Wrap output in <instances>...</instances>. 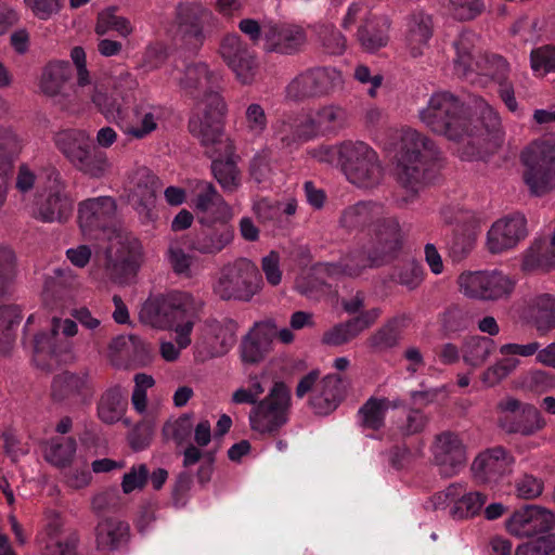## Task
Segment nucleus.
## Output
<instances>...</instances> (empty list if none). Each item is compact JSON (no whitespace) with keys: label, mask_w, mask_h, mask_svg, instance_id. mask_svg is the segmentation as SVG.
Masks as SVG:
<instances>
[{"label":"nucleus","mask_w":555,"mask_h":555,"mask_svg":"<svg viewBox=\"0 0 555 555\" xmlns=\"http://www.w3.org/2000/svg\"><path fill=\"white\" fill-rule=\"evenodd\" d=\"M524 181L533 195L542 196L555 188V137L535 141L521 153Z\"/></svg>","instance_id":"nucleus-10"},{"label":"nucleus","mask_w":555,"mask_h":555,"mask_svg":"<svg viewBox=\"0 0 555 555\" xmlns=\"http://www.w3.org/2000/svg\"><path fill=\"white\" fill-rule=\"evenodd\" d=\"M386 398L371 397L357 413V422L362 429L378 431L385 426L386 414L389 408Z\"/></svg>","instance_id":"nucleus-43"},{"label":"nucleus","mask_w":555,"mask_h":555,"mask_svg":"<svg viewBox=\"0 0 555 555\" xmlns=\"http://www.w3.org/2000/svg\"><path fill=\"white\" fill-rule=\"evenodd\" d=\"M191 430V417L183 415L172 422H166L162 431L166 440H173L178 444H182L190 437Z\"/></svg>","instance_id":"nucleus-64"},{"label":"nucleus","mask_w":555,"mask_h":555,"mask_svg":"<svg viewBox=\"0 0 555 555\" xmlns=\"http://www.w3.org/2000/svg\"><path fill=\"white\" fill-rule=\"evenodd\" d=\"M476 236V228L472 222L456 223L448 241L449 255L453 261H461L470 254Z\"/></svg>","instance_id":"nucleus-44"},{"label":"nucleus","mask_w":555,"mask_h":555,"mask_svg":"<svg viewBox=\"0 0 555 555\" xmlns=\"http://www.w3.org/2000/svg\"><path fill=\"white\" fill-rule=\"evenodd\" d=\"M231 215L210 218L198 216L201 228L195 229L189 238V248L204 256H216L232 244L234 228Z\"/></svg>","instance_id":"nucleus-16"},{"label":"nucleus","mask_w":555,"mask_h":555,"mask_svg":"<svg viewBox=\"0 0 555 555\" xmlns=\"http://www.w3.org/2000/svg\"><path fill=\"white\" fill-rule=\"evenodd\" d=\"M203 302L185 292H170L151 296L142 305L139 317L142 323L156 328L176 332L181 348L191 344V334L199 318Z\"/></svg>","instance_id":"nucleus-3"},{"label":"nucleus","mask_w":555,"mask_h":555,"mask_svg":"<svg viewBox=\"0 0 555 555\" xmlns=\"http://www.w3.org/2000/svg\"><path fill=\"white\" fill-rule=\"evenodd\" d=\"M428 424V417L420 409L403 410L393 422L392 436L405 439L423 433Z\"/></svg>","instance_id":"nucleus-47"},{"label":"nucleus","mask_w":555,"mask_h":555,"mask_svg":"<svg viewBox=\"0 0 555 555\" xmlns=\"http://www.w3.org/2000/svg\"><path fill=\"white\" fill-rule=\"evenodd\" d=\"M389 21L385 16L372 15L358 29V40L365 51L374 52L388 42Z\"/></svg>","instance_id":"nucleus-39"},{"label":"nucleus","mask_w":555,"mask_h":555,"mask_svg":"<svg viewBox=\"0 0 555 555\" xmlns=\"http://www.w3.org/2000/svg\"><path fill=\"white\" fill-rule=\"evenodd\" d=\"M138 82L132 75L120 74L113 89L96 87L92 102L107 121L115 122L118 128L135 102Z\"/></svg>","instance_id":"nucleus-15"},{"label":"nucleus","mask_w":555,"mask_h":555,"mask_svg":"<svg viewBox=\"0 0 555 555\" xmlns=\"http://www.w3.org/2000/svg\"><path fill=\"white\" fill-rule=\"evenodd\" d=\"M555 526V514L534 504H526L514 511L506 520L507 531L518 538L547 534Z\"/></svg>","instance_id":"nucleus-24"},{"label":"nucleus","mask_w":555,"mask_h":555,"mask_svg":"<svg viewBox=\"0 0 555 555\" xmlns=\"http://www.w3.org/2000/svg\"><path fill=\"white\" fill-rule=\"evenodd\" d=\"M272 175L273 168L270 152L261 151L256 153L248 166L249 181L259 189H268L272 183Z\"/></svg>","instance_id":"nucleus-52"},{"label":"nucleus","mask_w":555,"mask_h":555,"mask_svg":"<svg viewBox=\"0 0 555 555\" xmlns=\"http://www.w3.org/2000/svg\"><path fill=\"white\" fill-rule=\"evenodd\" d=\"M440 151L423 133L408 128L401 134L397 166L398 182L412 194L431 183L440 168Z\"/></svg>","instance_id":"nucleus-5"},{"label":"nucleus","mask_w":555,"mask_h":555,"mask_svg":"<svg viewBox=\"0 0 555 555\" xmlns=\"http://www.w3.org/2000/svg\"><path fill=\"white\" fill-rule=\"evenodd\" d=\"M169 116L166 106L152 103L133 104L121 121L120 130L131 139L142 140L155 131Z\"/></svg>","instance_id":"nucleus-29"},{"label":"nucleus","mask_w":555,"mask_h":555,"mask_svg":"<svg viewBox=\"0 0 555 555\" xmlns=\"http://www.w3.org/2000/svg\"><path fill=\"white\" fill-rule=\"evenodd\" d=\"M160 186V180L146 167L135 169L130 177L129 202L143 222L157 219L155 202Z\"/></svg>","instance_id":"nucleus-23"},{"label":"nucleus","mask_w":555,"mask_h":555,"mask_svg":"<svg viewBox=\"0 0 555 555\" xmlns=\"http://www.w3.org/2000/svg\"><path fill=\"white\" fill-rule=\"evenodd\" d=\"M278 137L284 147L292 149L313 138L311 124H307L305 118L284 122L278 131Z\"/></svg>","instance_id":"nucleus-53"},{"label":"nucleus","mask_w":555,"mask_h":555,"mask_svg":"<svg viewBox=\"0 0 555 555\" xmlns=\"http://www.w3.org/2000/svg\"><path fill=\"white\" fill-rule=\"evenodd\" d=\"M358 336L349 320L335 324L323 333L322 344L331 347H338L351 341Z\"/></svg>","instance_id":"nucleus-61"},{"label":"nucleus","mask_w":555,"mask_h":555,"mask_svg":"<svg viewBox=\"0 0 555 555\" xmlns=\"http://www.w3.org/2000/svg\"><path fill=\"white\" fill-rule=\"evenodd\" d=\"M420 118L433 132L466 142L469 157L479 154L483 142L495 138L501 128L499 114L482 98L473 96L466 106L448 91L434 93L427 107L420 111Z\"/></svg>","instance_id":"nucleus-1"},{"label":"nucleus","mask_w":555,"mask_h":555,"mask_svg":"<svg viewBox=\"0 0 555 555\" xmlns=\"http://www.w3.org/2000/svg\"><path fill=\"white\" fill-rule=\"evenodd\" d=\"M176 70L175 79L183 92L203 105L189 120L190 132L205 142L215 141L225 114V103L219 93V74L202 62L186 64L181 70L177 67Z\"/></svg>","instance_id":"nucleus-2"},{"label":"nucleus","mask_w":555,"mask_h":555,"mask_svg":"<svg viewBox=\"0 0 555 555\" xmlns=\"http://www.w3.org/2000/svg\"><path fill=\"white\" fill-rule=\"evenodd\" d=\"M343 83V76L335 67H314L295 77L287 87V95L294 100L322 96Z\"/></svg>","instance_id":"nucleus-20"},{"label":"nucleus","mask_w":555,"mask_h":555,"mask_svg":"<svg viewBox=\"0 0 555 555\" xmlns=\"http://www.w3.org/2000/svg\"><path fill=\"white\" fill-rule=\"evenodd\" d=\"M341 227L348 230L366 231L371 243L385 244L389 238L402 245L399 221L388 216L383 205L374 202H359L347 207L340 217Z\"/></svg>","instance_id":"nucleus-8"},{"label":"nucleus","mask_w":555,"mask_h":555,"mask_svg":"<svg viewBox=\"0 0 555 555\" xmlns=\"http://www.w3.org/2000/svg\"><path fill=\"white\" fill-rule=\"evenodd\" d=\"M128 404L127 395L120 386L106 389L98 402V416L105 424L121 420Z\"/></svg>","instance_id":"nucleus-41"},{"label":"nucleus","mask_w":555,"mask_h":555,"mask_svg":"<svg viewBox=\"0 0 555 555\" xmlns=\"http://www.w3.org/2000/svg\"><path fill=\"white\" fill-rule=\"evenodd\" d=\"M341 171L360 188H371L383 177L377 153L363 141H344Z\"/></svg>","instance_id":"nucleus-13"},{"label":"nucleus","mask_w":555,"mask_h":555,"mask_svg":"<svg viewBox=\"0 0 555 555\" xmlns=\"http://www.w3.org/2000/svg\"><path fill=\"white\" fill-rule=\"evenodd\" d=\"M522 266L525 270L555 267V233L550 242L535 241L525 255Z\"/></svg>","instance_id":"nucleus-45"},{"label":"nucleus","mask_w":555,"mask_h":555,"mask_svg":"<svg viewBox=\"0 0 555 555\" xmlns=\"http://www.w3.org/2000/svg\"><path fill=\"white\" fill-rule=\"evenodd\" d=\"M515 555H555V534H543L519 545Z\"/></svg>","instance_id":"nucleus-62"},{"label":"nucleus","mask_w":555,"mask_h":555,"mask_svg":"<svg viewBox=\"0 0 555 555\" xmlns=\"http://www.w3.org/2000/svg\"><path fill=\"white\" fill-rule=\"evenodd\" d=\"M266 49L281 54H293L306 42V33L298 26L270 25L264 28Z\"/></svg>","instance_id":"nucleus-37"},{"label":"nucleus","mask_w":555,"mask_h":555,"mask_svg":"<svg viewBox=\"0 0 555 555\" xmlns=\"http://www.w3.org/2000/svg\"><path fill=\"white\" fill-rule=\"evenodd\" d=\"M237 324L231 319H207L199 330L196 348L205 358L223 356L235 343Z\"/></svg>","instance_id":"nucleus-25"},{"label":"nucleus","mask_w":555,"mask_h":555,"mask_svg":"<svg viewBox=\"0 0 555 555\" xmlns=\"http://www.w3.org/2000/svg\"><path fill=\"white\" fill-rule=\"evenodd\" d=\"M307 124H311L312 137L327 134L341 129L347 119V113L337 105L321 107L314 115L305 117Z\"/></svg>","instance_id":"nucleus-42"},{"label":"nucleus","mask_w":555,"mask_h":555,"mask_svg":"<svg viewBox=\"0 0 555 555\" xmlns=\"http://www.w3.org/2000/svg\"><path fill=\"white\" fill-rule=\"evenodd\" d=\"M528 235L527 219L514 212L496 220L487 233V247L491 254L513 249Z\"/></svg>","instance_id":"nucleus-26"},{"label":"nucleus","mask_w":555,"mask_h":555,"mask_svg":"<svg viewBox=\"0 0 555 555\" xmlns=\"http://www.w3.org/2000/svg\"><path fill=\"white\" fill-rule=\"evenodd\" d=\"M411 318L406 313H400L389 318L380 327L374 331L366 339V347L371 352L383 354L397 348L408 327Z\"/></svg>","instance_id":"nucleus-35"},{"label":"nucleus","mask_w":555,"mask_h":555,"mask_svg":"<svg viewBox=\"0 0 555 555\" xmlns=\"http://www.w3.org/2000/svg\"><path fill=\"white\" fill-rule=\"evenodd\" d=\"M95 386L88 372L64 371L56 374L51 383V399L66 408H79L90 404Z\"/></svg>","instance_id":"nucleus-17"},{"label":"nucleus","mask_w":555,"mask_h":555,"mask_svg":"<svg viewBox=\"0 0 555 555\" xmlns=\"http://www.w3.org/2000/svg\"><path fill=\"white\" fill-rule=\"evenodd\" d=\"M77 450L76 439L73 437H55L49 442L46 450V460L56 467L69 466Z\"/></svg>","instance_id":"nucleus-49"},{"label":"nucleus","mask_w":555,"mask_h":555,"mask_svg":"<svg viewBox=\"0 0 555 555\" xmlns=\"http://www.w3.org/2000/svg\"><path fill=\"white\" fill-rule=\"evenodd\" d=\"M494 349V341L483 336H472L462 346L463 361L473 367L480 366Z\"/></svg>","instance_id":"nucleus-48"},{"label":"nucleus","mask_w":555,"mask_h":555,"mask_svg":"<svg viewBox=\"0 0 555 555\" xmlns=\"http://www.w3.org/2000/svg\"><path fill=\"white\" fill-rule=\"evenodd\" d=\"M72 317L76 320L53 318L49 332H40L34 338V361L42 370H52L62 360V356L69 350V344L61 337H73L77 334V322L92 334L101 333L104 327L101 321L91 311L81 307L73 310Z\"/></svg>","instance_id":"nucleus-6"},{"label":"nucleus","mask_w":555,"mask_h":555,"mask_svg":"<svg viewBox=\"0 0 555 555\" xmlns=\"http://www.w3.org/2000/svg\"><path fill=\"white\" fill-rule=\"evenodd\" d=\"M115 199L111 196L87 198L78 204V223L85 235L95 237L99 231H105L114 221Z\"/></svg>","instance_id":"nucleus-28"},{"label":"nucleus","mask_w":555,"mask_h":555,"mask_svg":"<svg viewBox=\"0 0 555 555\" xmlns=\"http://www.w3.org/2000/svg\"><path fill=\"white\" fill-rule=\"evenodd\" d=\"M59 525L53 521L49 525L50 539L47 543L43 555H77V545L79 542L78 534L76 532L69 533L64 539H54L53 534H56Z\"/></svg>","instance_id":"nucleus-56"},{"label":"nucleus","mask_w":555,"mask_h":555,"mask_svg":"<svg viewBox=\"0 0 555 555\" xmlns=\"http://www.w3.org/2000/svg\"><path fill=\"white\" fill-rule=\"evenodd\" d=\"M220 54L242 83H251L256 73V57L240 36L224 37L220 46Z\"/></svg>","instance_id":"nucleus-30"},{"label":"nucleus","mask_w":555,"mask_h":555,"mask_svg":"<svg viewBox=\"0 0 555 555\" xmlns=\"http://www.w3.org/2000/svg\"><path fill=\"white\" fill-rule=\"evenodd\" d=\"M476 312L468 305H454L447 309L442 319V326L447 334L460 333L468 330L475 323Z\"/></svg>","instance_id":"nucleus-51"},{"label":"nucleus","mask_w":555,"mask_h":555,"mask_svg":"<svg viewBox=\"0 0 555 555\" xmlns=\"http://www.w3.org/2000/svg\"><path fill=\"white\" fill-rule=\"evenodd\" d=\"M531 68L534 73L555 72V46H543L533 49L530 54Z\"/></svg>","instance_id":"nucleus-63"},{"label":"nucleus","mask_w":555,"mask_h":555,"mask_svg":"<svg viewBox=\"0 0 555 555\" xmlns=\"http://www.w3.org/2000/svg\"><path fill=\"white\" fill-rule=\"evenodd\" d=\"M499 409L500 426L508 434L531 436L545 426V421L535 406L521 403L515 398L501 401Z\"/></svg>","instance_id":"nucleus-21"},{"label":"nucleus","mask_w":555,"mask_h":555,"mask_svg":"<svg viewBox=\"0 0 555 555\" xmlns=\"http://www.w3.org/2000/svg\"><path fill=\"white\" fill-rule=\"evenodd\" d=\"M476 34L472 30H462L454 40L453 47L455 49V68L457 73L463 76H468L474 73V64L476 62L473 49L475 47Z\"/></svg>","instance_id":"nucleus-46"},{"label":"nucleus","mask_w":555,"mask_h":555,"mask_svg":"<svg viewBox=\"0 0 555 555\" xmlns=\"http://www.w3.org/2000/svg\"><path fill=\"white\" fill-rule=\"evenodd\" d=\"M139 269L138 257L134 253L119 256L108 261L111 276L118 283H126L137 274Z\"/></svg>","instance_id":"nucleus-60"},{"label":"nucleus","mask_w":555,"mask_h":555,"mask_svg":"<svg viewBox=\"0 0 555 555\" xmlns=\"http://www.w3.org/2000/svg\"><path fill=\"white\" fill-rule=\"evenodd\" d=\"M390 280L409 289H414L423 280V268L414 261L403 262L392 269Z\"/></svg>","instance_id":"nucleus-59"},{"label":"nucleus","mask_w":555,"mask_h":555,"mask_svg":"<svg viewBox=\"0 0 555 555\" xmlns=\"http://www.w3.org/2000/svg\"><path fill=\"white\" fill-rule=\"evenodd\" d=\"M53 143L74 168L91 178H102L109 167L106 152L95 146L83 129L60 130L53 135Z\"/></svg>","instance_id":"nucleus-7"},{"label":"nucleus","mask_w":555,"mask_h":555,"mask_svg":"<svg viewBox=\"0 0 555 555\" xmlns=\"http://www.w3.org/2000/svg\"><path fill=\"white\" fill-rule=\"evenodd\" d=\"M70 75L68 62H50L43 69L40 88L47 95H56L61 92L64 82Z\"/></svg>","instance_id":"nucleus-50"},{"label":"nucleus","mask_w":555,"mask_h":555,"mask_svg":"<svg viewBox=\"0 0 555 555\" xmlns=\"http://www.w3.org/2000/svg\"><path fill=\"white\" fill-rule=\"evenodd\" d=\"M317 34L326 53L340 55L347 48L345 36L332 24H321Z\"/></svg>","instance_id":"nucleus-58"},{"label":"nucleus","mask_w":555,"mask_h":555,"mask_svg":"<svg viewBox=\"0 0 555 555\" xmlns=\"http://www.w3.org/2000/svg\"><path fill=\"white\" fill-rule=\"evenodd\" d=\"M129 525L115 517H105L99 520L95 528L98 550L118 548L128 538Z\"/></svg>","instance_id":"nucleus-40"},{"label":"nucleus","mask_w":555,"mask_h":555,"mask_svg":"<svg viewBox=\"0 0 555 555\" xmlns=\"http://www.w3.org/2000/svg\"><path fill=\"white\" fill-rule=\"evenodd\" d=\"M434 456L440 475L446 478L459 474L466 463L463 441L451 431H443L436 437Z\"/></svg>","instance_id":"nucleus-31"},{"label":"nucleus","mask_w":555,"mask_h":555,"mask_svg":"<svg viewBox=\"0 0 555 555\" xmlns=\"http://www.w3.org/2000/svg\"><path fill=\"white\" fill-rule=\"evenodd\" d=\"M434 34L433 16L423 10L414 11L406 23V42L411 55L417 57L428 47Z\"/></svg>","instance_id":"nucleus-38"},{"label":"nucleus","mask_w":555,"mask_h":555,"mask_svg":"<svg viewBox=\"0 0 555 555\" xmlns=\"http://www.w3.org/2000/svg\"><path fill=\"white\" fill-rule=\"evenodd\" d=\"M278 333V325L271 319L256 322L241 344L242 360L246 363H258L271 349Z\"/></svg>","instance_id":"nucleus-33"},{"label":"nucleus","mask_w":555,"mask_h":555,"mask_svg":"<svg viewBox=\"0 0 555 555\" xmlns=\"http://www.w3.org/2000/svg\"><path fill=\"white\" fill-rule=\"evenodd\" d=\"M533 318L539 331L555 327V297L550 294L538 296L533 305Z\"/></svg>","instance_id":"nucleus-55"},{"label":"nucleus","mask_w":555,"mask_h":555,"mask_svg":"<svg viewBox=\"0 0 555 555\" xmlns=\"http://www.w3.org/2000/svg\"><path fill=\"white\" fill-rule=\"evenodd\" d=\"M513 455L503 447H494L479 453L472 464L476 482L489 487L498 485L512 472Z\"/></svg>","instance_id":"nucleus-27"},{"label":"nucleus","mask_w":555,"mask_h":555,"mask_svg":"<svg viewBox=\"0 0 555 555\" xmlns=\"http://www.w3.org/2000/svg\"><path fill=\"white\" fill-rule=\"evenodd\" d=\"M192 202L197 217L217 218L231 215L229 205L211 182L196 181L192 189Z\"/></svg>","instance_id":"nucleus-36"},{"label":"nucleus","mask_w":555,"mask_h":555,"mask_svg":"<svg viewBox=\"0 0 555 555\" xmlns=\"http://www.w3.org/2000/svg\"><path fill=\"white\" fill-rule=\"evenodd\" d=\"M291 392L283 382H276L268 396L258 401L249 413L250 428L261 435H275L288 421Z\"/></svg>","instance_id":"nucleus-14"},{"label":"nucleus","mask_w":555,"mask_h":555,"mask_svg":"<svg viewBox=\"0 0 555 555\" xmlns=\"http://www.w3.org/2000/svg\"><path fill=\"white\" fill-rule=\"evenodd\" d=\"M401 245L397 240H388V243H370L360 249L350 251L338 262H318L311 268V274L307 279V286L302 291L306 295L323 287H331L330 281L340 276H359L367 268H378L393 260Z\"/></svg>","instance_id":"nucleus-4"},{"label":"nucleus","mask_w":555,"mask_h":555,"mask_svg":"<svg viewBox=\"0 0 555 555\" xmlns=\"http://www.w3.org/2000/svg\"><path fill=\"white\" fill-rule=\"evenodd\" d=\"M44 181L37 190L34 202V216L46 223H65L74 211V199L68 191L67 182L61 172L52 166L42 171Z\"/></svg>","instance_id":"nucleus-9"},{"label":"nucleus","mask_w":555,"mask_h":555,"mask_svg":"<svg viewBox=\"0 0 555 555\" xmlns=\"http://www.w3.org/2000/svg\"><path fill=\"white\" fill-rule=\"evenodd\" d=\"M16 274V259L14 251L7 247H0V354L10 351L14 340L16 328L22 320L18 306L5 304L11 295L13 281Z\"/></svg>","instance_id":"nucleus-12"},{"label":"nucleus","mask_w":555,"mask_h":555,"mask_svg":"<svg viewBox=\"0 0 555 555\" xmlns=\"http://www.w3.org/2000/svg\"><path fill=\"white\" fill-rule=\"evenodd\" d=\"M210 11L198 3H181L177 8L176 46L190 53H196L203 46L204 24L210 18Z\"/></svg>","instance_id":"nucleus-19"},{"label":"nucleus","mask_w":555,"mask_h":555,"mask_svg":"<svg viewBox=\"0 0 555 555\" xmlns=\"http://www.w3.org/2000/svg\"><path fill=\"white\" fill-rule=\"evenodd\" d=\"M260 282L256 264L247 258H238L221 268L214 293L222 300L249 301L259 291Z\"/></svg>","instance_id":"nucleus-11"},{"label":"nucleus","mask_w":555,"mask_h":555,"mask_svg":"<svg viewBox=\"0 0 555 555\" xmlns=\"http://www.w3.org/2000/svg\"><path fill=\"white\" fill-rule=\"evenodd\" d=\"M487 501V495L481 492H466L456 501L451 509L454 518L466 519L479 514Z\"/></svg>","instance_id":"nucleus-57"},{"label":"nucleus","mask_w":555,"mask_h":555,"mask_svg":"<svg viewBox=\"0 0 555 555\" xmlns=\"http://www.w3.org/2000/svg\"><path fill=\"white\" fill-rule=\"evenodd\" d=\"M223 126L215 141L201 143L207 147L206 154L212 159L211 171L215 179L225 193H234L242 184L241 171L234 159V147L228 140H223Z\"/></svg>","instance_id":"nucleus-18"},{"label":"nucleus","mask_w":555,"mask_h":555,"mask_svg":"<svg viewBox=\"0 0 555 555\" xmlns=\"http://www.w3.org/2000/svg\"><path fill=\"white\" fill-rule=\"evenodd\" d=\"M108 349L112 354L128 360L135 367H145L155 359L156 351L151 343L134 334L114 337Z\"/></svg>","instance_id":"nucleus-34"},{"label":"nucleus","mask_w":555,"mask_h":555,"mask_svg":"<svg viewBox=\"0 0 555 555\" xmlns=\"http://www.w3.org/2000/svg\"><path fill=\"white\" fill-rule=\"evenodd\" d=\"M461 291L468 297L496 300L509 295L514 283L498 271L465 272L459 278Z\"/></svg>","instance_id":"nucleus-22"},{"label":"nucleus","mask_w":555,"mask_h":555,"mask_svg":"<svg viewBox=\"0 0 555 555\" xmlns=\"http://www.w3.org/2000/svg\"><path fill=\"white\" fill-rule=\"evenodd\" d=\"M474 72L490 77L498 83L501 100L511 112L517 111V101L512 82L508 80L509 66L506 60L498 54H487L474 64Z\"/></svg>","instance_id":"nucleus-32"},{"label":"nucleus","mask_w":555,"mask_h":555,"mask_svg":"<svg viewBox=\"0 0 555 555\" xmlns=\"http://www.w3.org/2000/svg\"><path fill=\"white\" fill-rule=\"evenodd\" d=\"M111 30L117 31L122 37L129 36L133 30L128 18L116 14V8H108L99 13L95 25V33L99 36H104Z\"/></svg>","instance_id":"nucleus-54"}]
</instances>
